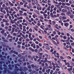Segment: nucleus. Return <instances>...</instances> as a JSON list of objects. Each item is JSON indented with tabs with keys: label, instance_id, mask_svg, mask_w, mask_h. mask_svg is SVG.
I'll list each match as a JSON object with an SVG mask.
<instances>
[{
	"label": "nucleus",
	"instance_id": "obj_14",
	"mask_svg": "<svg viewBox=\"0 0 74 74\" xmlns=\"http://www.w3.org/2000/svg\"><path fill=\"white\" fill-rule=\"evenodd\" d=\"M52 23H53V25H56V22H55V21H52Z\"/></svg>",
	"mask_w": 74,
	"mask_h": 74
},
{
	"label": "nucleus",
	"instance_id": "obj_10",
	"mask_svg": "<svg viewBox=\"0 0 74 74\" xmlns=\"http://www.w3.org/2000/svg\"><path fill=\"white\" fill-rule=\"evenodd\" d=\"M66 15H68V16H70V15H71V13L69 12H68L66 13Z\"/></svg>",
	"mask_w": 74,
	"mask_h": 74
},
{
	"label": "nucleus",
	"instance_id": "obj_11",
	"mask_svg": "<svg viewBox=\"0 0 74 74\" xmlns=\"http://www.w3.org/2000/svg\"><path fill=\"white\" fill-rule=\"evenodd\" d=\"M43 16H45L44 18H45V19H47V14H43Z\"/></svg>",
	"mask_w": 74,
	"mask_h": 74
},
{
	"label": "nucleus",
	"instance_id": "obj_64",
	"mask_svg": "<svg viewBox=\"0 0 74 74\" xmlns=\"http://www.w3.org/2000/svg\"><path fill=\"white\" fill-rule=\"evenodd\" d=\"M17 43L19 45H20V44H21V42H17Z\"/></svg>",
	"mask_w": 74,
	"mask_h": 74
},
{
	"label": "nucleus",
	"instance_id": "obj_38",
	"mask_svg": "<svg viewBox=\"0 0 74 74\" xmlns=\"http://www.w3.org/2000/svg\"><path fill=\"white\" fill-rule=\"evenodd\" d=\"M54 8V5H52L51 6V9H52V8Z\"/></svg>",
	"mask_w": 74,
	"mask_h": 74
},
{
	"label": "nucleus",
	"instance_id": "obj_12",
	"mask_svg": "<svg viewBox=\"0 0 74 74\" xmlns=\"http://www.w3.org/2000/svg\"><path fill=\"white\" fill-rule=\"evenodd\" d=\"M61 15L62 16H65L66 15L63 12L61 13Z\"/></svg>",
	"mask_w": 74,
	"mask_h": 74
},
{
	"label": "nucleus",
	"instance_id": "obj_57",
	"mask_svg": "<svg viewBox=\"0 0 74 74\" xmlns=\"http://www.w3.org/2000/svg\"><path fill=\"white\" fill-rule=\"evenodd\" d=\"M35 52H38V50H37V49H35Z\"/></svg>",
	"mask_w": 74,
	"mask_h": 74
},
{
	"label": "nucleus",
	"instance_id": "obj_4",
	"mask_svg": "<svg viewBox=\"0 0 74 74\" xmlns=\"http://www.w3.org/2000/svg\"><path fill=\"white\" fill-rule=\"evenodd\" d=\"M72 70H73V69L72 68H69L68 69V70L69 71V72L70 74H72V72H71V71H72Z\"/></svg>",
	"mask_w": 74,
	"mask_h": 74
},
{
	"label": "nucleus",
	"instance_id": "obj_30",
	"mask_svg": "<svg viewBox=\"0 0 74 74\" xmlns=\"http://www.w3.org/2000/svg\"><path fill=\"white\" fill-rule=\"evenodd\" d=\"M4 9H5V10L7 11V10H8V8L6 7L4 8Z\"/></svg>",
	"mask_w": 74,
	"mask_h": 74
},
{
	"label": "nucleus",
	"instance_id": "obj_47",
	"mask_svg": "<svg viewBox=\"0 0 74 74\" xmlns=\"http://www.w3.org/2000/svg\"><path fill=\"white\" fill-rule=\"evenodd\" d=\"M24 16H27V13H24Z\"/></svg>",
	"mask_w": 74,
	"mask_h": 74
},
{
	"label": "nucleus",
	"instance_id": "obj_20",
	"mask_svg": "<svg viewBox=\"0 0 74 74\" xmlns=\"http://www.w3.org/2000/svg\"><path fill=\"white\" fill-rule=\"evenodd\" d=\"M18 19H23V17H18Z\"/></svg>",
	"mask_w": 74,
	"mask_h": 74
},
{
	"label": "nucleus",
	"instance_id": "obj_53",
	"mask_svg": "<svg viewBox=\"0 0 74 74\" xmlns=\"http://www.w3.org/2000/svg\"><path fill=\"white\" fill-rule=\"evenodd\" d=\"M10 10L11 11H14V9H12V8H10Z\"/></svg>",
	"mask_w": 74,
	"mask_h": 74
},
{
	"label": "nucleus",
	"instance_id": "obj_6",
	"mask_svg": "<svg viewBox=\"0 0 74 74\" xmlns=\"http://www.w3.org/2000/svg\"><path fill=\"white\" fill-rule=\"evenodd\" d=\"M11 52L12 53H14V54H16V55H18V52H16L15 51L13 50H11Z\"/></svg>",
	"mask_w": 74,
	"mask_h": 74
},
{
	"label": "nucleus",
	"instance_id": "obj_60",
	"mask_svg": "<svg viewBox=\"0 0 74 74\" xmlns=\"http://www.w3.org/2000/svg\"><path fill=\"white\" fill-rule=\"evenodd\" d=\"M19 12H20V13H21V14H22L23 13V11H22L21 10H20L19 11Z\"/></svg>",
	"mask_w": 74,
	"mask_h": 74
},
{
	"label": "nucleus",
	"instance_id": "obj_61",
	"mask_svg": "<svg viewBox=\"0 0 74 74\" xmlns=\"http://www.w3.org/2000/svg\"><path fill=\"white\" fill-rule=\"evenodd\" d=\"M28 67L29 68V69H31V68H32V67H31V66H30V65H29L28 66Z\"/></svg>",
	"mask_w": 74,
	"mask_h": 74
},
{
	"label": "nucleus",
	"instance_id": "obj_28",
	"mask_svg": "<svg viewBox=\"0 0 74 74\" xmlns=\"http://www.w3.org/2000/svg\"><path fill=\"white\" fill-rule=\"evenodd\" d=\"M36 48L37 49H39L40 48V46L38 45H36Z\"/></svg>",
	"mask_w": 74,
	"mask_h": 74
},
{
	"label": "nucleus",
	"instance_id": "obj_55",
	"mask_svg": "<svg viewBox=\"0 0 74 74\" xmlns=\"http://www.w3.org/2000/svg\"><path fill=\"white\" fill-rule=\"evenodd\" d=\"M12 39H9V41L10 42H12Z\"/></svg>",
	"mask_w": 74,
	"mask_h": 74
},
{
	"label": "nucleus",
	"instance_id": "obj_35",
	"mask_svg": "<svg viewBox=\"0 0 74 74\" xmlns=\"http://www.w3.org/2000/svg\"><path fill=\"white\" fill-rule=\"evenodd\" d=\"M70 17L71 19H73V15H71L70 16Z\"/></svg>",
	"mask_w": 74,
	"mask_h": 74
},
{
	"label": "nucleus",
	"instance_id": "obj_22",
	"mask_svg": "<svg viewBox=\"0 0 74 74\" xmlns=\"http://www.w3.org/2000/svg\"><path fill=\"white\" fill-rule=\"evenodd\" d=\"M46 48L47 49H50V48H49V47L48 46H46Z\"/></svg>",
	"mask_w": 74,
	"mask_h": 74
},
{
	"label": "nucleus",
	"instance_id": "obj_32",
	"mask_svg": "<svg viewBox=\"0 0 74 74\" xmlns=\"http://www.w3.org/2000/svg\"><path fill=\"white\" fill-rule=\"evenodd\" d=\"M65 65H70V64L69 62L66 63H65Z\"/></svg>",
	"mask_w": 74,
	"mask_h": 74
},
{
	"label": "nucleus",
	"instance_id": "obj_43",
	"mask_svg": "<svg viewBox=\"0 0 74 74\" xmlns=\"http://www.w3.org/2000/svg\"><path fill=\"white\" fill-rule=\"evenodd\" d=\"M64 25H65V26H68V23H65Z\"/></svg>",
	"mask_w": 74,
	"mask_h": 74
},
{
	"label": "nucleus",
	"instance_id": "obj_48",
	"mask_svg": "<svg viewBox=\"0 0 74 74\" xmlns=\"http://www.w3.org/2000/svg\"><path fill=\"white\" fill-rule=\"evenodd\" d=\"M45 62H47V58H45Z\"/></svg>",
	"mask_w": 74,
	"mask_h": 74
},
{
	"label": "nucleus",
	"instance_id": "obj_5",
	"mask_svg": "<svg viewBox=\"0 0 74 74\" xmlns=\"http://www.w3.org/2000/svg\"><path fill=\"white\" fill-rule=\"evenodd\" d=\"M67 10L66 9H62V13H64V12H67Z\"/></svg>",
	"mask_w": 74,
	"mask_h": 74
},
{
	"label": "nucleus",
	"instance_id": "obj_23",
	"mask_svg": "<svg viewBox=\"0 0 74 74\" xmlns=\"http://www.w3.org/2000/svg\"><path fill=\"white\" fill-rule=\"evenodd\" d=\"M53 3H54V4H58V3L57 2H56L55 1H53Z\"/></svg>",
	"mask_w": 74,
	"mask_h": 74
},
{
	"label": "nucleus",
	"instance_id": "obj_27",
	"mask_svg": "<svg viewBox=\"0 0 74 74\" xmlns=\"http://www.w3.org/2000/svg\"><path fill=\"white\" fill-rule=\"evenodd\" d=\"M3 8L1 7L0 8V11L2 12L3 11Z\"/></svg>",
	"mask_w": 74,
	"mask_h": 74
},
{
	"label": "nucleus",
	"instance_id": "obj_52",
	"mask_svg": "<svg viewBox=\"0 0 74 74\" xmlns=\"http://www.w3.org/2000/svg\"><path fill=\"white\" fill-rule=\"evenodd\" d=\"M55 20H56V21H59V18H56L55 19Z\"/></svg>",
	"mask_w": 74,
	"mask_h": 74
},
{
	"label": "nucleus",
	"instance_id": "obj_29",
	"mask_svg": "<svg viewBox=\"0 0 74 74\" xmlns=\"http://www.w3.org/2000/svg\"><path fill=\"white\" fill-rule=\"evenodd\" d=\"M49 27L50 28V29H51V30H52V28L51 27V25H49Z\"/></svg>",
	"mask_w": 74,
	"mask_h": 74
},
{
	"label": "nucleus",
	"instance_id": "obj_7",
	"mask_svg": "<svg viewBox=\"0 0 74 74\" xmlns=\"http://www.w3.org/2000/svg\"><path fill=\"white\" fill-rule=\"evenodd\" d=\"M51 71V69H49L48 70H46V72L47 73H49V72Z\"/></svg>",
	"mask_w": 74,
	"mask_h": 74
},
{
	"label": "nucleus",
	"instance_id": "obj_63",
	"mask_svg": "<svg viewBox=\"0 0 74 74\" xmlns=\"http://www.w3.org/2000/svg\"><path fill=\"white\" fill-rule=\"evenodd\" d=\"M8 31H9V32H11V28H9L8 29Z\"/></svg>",
	"mask_w": 74,
	"mask_h": 74
},
{
	"label": "nucleus",
	"instance_id": "obj_45",
	"mask_svg": "<svg viewBox=\"0 0 74 74\" xmlns=\"http://www.w3.org/2000/svg\"><path fill=\"white\" fill-rule=\"evenodd\" d=\"M4 33V30H3L2 31H1V33L2 34H3Z\"/></svg>",
	"mask_w": 74,
	"mask_h": 74
},
{
	"label": "nucleus",
	"instance_id": "obj_31",
	"mask_svg": "<svg viewBox=\"0 0 74 74\" xmlns=\"http://www.w3.org/2000/svg\"><path fill=\"white\" fill-rule=\"evenodd\" d=\"M53 72H54L53 71V70H51L50 73L51 74H52V73H53Z\"/></svg>",
	"mask_w": 74,
	"mask_h": 74
},
{
	"label": "nucleus",
	"instance_id": "obj_42",
	"mask_svg": "<svg viewBox=\"0 0 74 74\" xmlns=\"http://www.w3.org/2000/svg\"><path fill=\"white\" fill-rule=\"evenodd\" d=\"M63 19H66V17L65 16L62 17Z\"/></svg>",
	"mask_w": 74,
	"mask_h": 74
},
{
	"label": "nucleus",
	"instance_id": "obj_44",
	"mask_svg": "<svg viewBox=\"0 0 74 74\" xmlns=\"http://www.w3.org/2000/svg\"><path fill=\"white\" fill-rule=\"evenodd\" d=\"M26 41H29L30 40L28 38H27L26 39Z\"/></svg>",
	"mask_w": 74,
	"mask_h": 74
},
{
	"label": "nucleus",
	"instance_id": "obj_1",
	"mask_svg": "<svg viewBox=\"0 0 74 74\" xmlns=\"http://www.w3.org/2000/svg\"><path fill=\"white\" fill-rule=\"evenodd\" d=\"M31 66L32 67L33 69H35L36 70V71H39V70H40L38 68V66H34L33 64H32V65H31Z\"/></svg>",
	"mask_w": 74,
	"mask_h": 74
},
{
	"label": "nucleus",
	"instance_id": "obj_19",
	"mask_svg": "<svg viewBox=\"0 0 74 74\" xmlns=\"http://www.w3.org/2000/svg\"><path fill=\"white\" fill-rule=\"evenodd\" d=\"M50 8H51V6H49L47 8V10L48 11H49L50 10Z\"/></svg>",
	"mask_w": 74,
	"mask_h": 74
},
{
	"label": "nucleus",
	"instance_id": "obj_56",
	"mask_svg": "<svg viewBox=\"0 0 74 74\" xmlns=\"http://www.w3.org/2000/svg\"><path fill=\"white\" fill-rule=\"evenodd\" d=\"M14 31L12 30V31L10 32V33L12 34L13 33H14Z\"/></svg>",
	"mask_w": 74,
	"mask_h": 74
},
{
	"label": "nucleus",
	"instance_id": "obj_26",
	"mask_svg": "<svg viewBox=\"0 0 74 74\" xmlns=\"http://www.w3.org/2000/svg\"><path fill=\"white\" fill-rule=\"evenodd\" d=\"M57 13H60V12L59 9H57Z\"/></svg>",
	"mask_w": 74,
	"mask_h": 74
},
{
	"label": "nucleus",
	"instance_id": "obj_62",
	"mask_svg": "<svg viewBox=\"0 0 74 74\" xmlns=\"http://www.w3.org/2000/svg\"><path fill=\"white\" fill-rule=\"evenodd\" d=\"M69 3H70V4H72V1H69Z\"/></svg>",
	"mask_w": 74,
	"mask_h": 74
},
{
	"label": "nucleus",
	"instance_id": "obj_8",
	"mask_svg": "<svg viewBox=\"0 0 74 74\" xmlns=\"http://www.w3.org/2000/svg\"><path fill=\"white\" fill-rule=\"evenodd\" d=\"M2 22H8V21L5 19H3Z\"/></svg>",
	"mask_w": 74,
	"mask_h": 74
},
{
	"label": "nucleus",
	"instance_id": "obj_13",
	"mask_svg": "<svg viewBox=\"0 0 74 74\" xmlns=\"http://www.w3.org/2000/svg\"><path fill=\"white\" fill-rule=\"evenodd\" d=\"M12 26L13 27H15V28H16V25H12Z\"/></svg>",
	"mask_w": 74,
	"mask_h": 74
},
{
	"label": "nucleus",
	"instance_id": "obj_21",
	"mask_svg": "<svg viewBox=\"0 0 74 74\" xmlns=\"http://www.w3.org/2000/svg\"><path fill=\"white\" fill-rule=\"evenodd\" d=\"M3 12L4 14H6V12L5 10H3L2 12Z\"/></svg>",
	"mask_w": 74,
	"mask_h": 74
},
{
	"label": "nucleus",
	"instance_id": "obj_17",
	"mask_svg": "<svg viewBox=\"0 0 74 74\" xmlns=\"http://www.w3.org/2000/svg\"><path fill=\"white\" fill-rule=\"evenodd\" d=\"M60 58L62 60H63L64 59V58H63L62 56H61Z\"/></svg>",
	"mask_w": 74,
	"mask_h": 74
},
{
	"label": "nucleus",
	"instance_id": "obj_16",
	"mask_svg": "<svg viewBox=\"0 0 74 74\" xmlns=\"http://www.w3.org/2000/svg\"><path fill=\"white\" fill-rule=\"evenodd\" d=\"M59 19L60 21H62L63 20V17L60 16L59 18Z\"/></svg>",
	"mask_w": 74,
	"mask_h": 74
},
{
	"label": "nucleus",
	"instance_id": "obj_51",
	"mask_svg": "<svg viewBox=\"0 0 74 74\" xmlns=\"http://www.w3.org/2000/svg\"><path fill=\"white\" fill-rule=\"evenodd\" d=\"M71 45H72V46H74V42H72V43H71Z\"/></svg>",
	"mask_w": 74,
	"mask_h": 74
},
{
	"label": "nucleus",
	"instance_id": "obj_49",
	"mask_svg": "<svg viewBox=\"0 0 74 74\" xmlns=\"http://www.w3.org/2000/svg\"><path fill=\"white\" fill-rule=\"evenodd\" d=\"M27 1L29 2V3H31V0H27Z\"/></svg>",
	"mask_w": 74,
	"mask_h": 74
},
{
	"label": "nucleus",
	"instance_id": "obj_36",
	"mask_svg": "<svg viewBox=\"0 0 74 74\" xmlns=\"http://www.w3.org/2000/svg\"><path fill=\"white\" fill-rule=\"evenodd\" d=\"M57 9V8L56 7H55L54 8L53 10L54 11H56Z\"/></svg>",
	"mask_w": 74,
	"mask_h": 74
},
{
	"label": "nucleus",
	"instance_id": "obj_3",
	"mask_svg": "<svg viewBox=\"0 0 74 74\" xmlns=\"http://www.w3.org/2000/svg\"><path fill=\"white\" fill-rule=\"evenodd\" d=\"M3 47H7V48L6 49V50H7V48H8L9 50H11V48L10 47H9L8 46H7L5 45H3Z\"/></svg>",
	"mask_w": 74,
	"mask_h": 74
},
{
	"label": "nucleus",
	"instance_id": "obj_9",
	"mask_svg": "<svg viewBox=\"0 0 74 74\" xmlns=\"http://www.w3.org/2000/svg\"><path fill=\"white\" fill-rule=\"evenodd\" d=\"M58 26V25L57 24H56L54 26L55 27H56V29H59V28L58 27H57Z\"/></svg>",
	"mask_w": 74,
	"mask_h": 74
},
{
	"label": "nucleus",
	"instance_id": "obj_15",
	"mask_svg": "<svg viewBox=\"0 0 74 74\" xmlns=\"http://www.w3.org/2000/svg\"><path fill=\"white\" fill-rule=\"evenodd\" d=\"M21 10H22V11H27V10H25L23 8H22L21 9Z\"/></svg>",
	"mask_w": 74,
	"mask_h": 74
},
{
	"label": "nucleus",
	"instance_id": "obj_41",
	"mask_svg": "<svg viewBox=\"0 0 74 74\" xmlns=\"http://www.w3.org/2000/svg\"><path fill=\"white\" fill-rule=\"evenodd\" d=\"M60 15V14H57V17H59Z\"/></svg>",
	"mask_w": 74,
	"mask_h": 74
},
{
	"label": "nucleus",
	"instance_id": "obj_2",
	"mask_svg": "<svg viewBox=\"0 0 74 74\" xmlns=\"http://www.w3.org/2000/svg\"><path fill=\"white\" fill-rule=\"evenodd\" d=\"M2 38L3 39V41H4V42H8V40H7L5 39V38L4 37H2Z\"/></svg>",
	"mask_w": 74,
	"mask_h": 74
},
{
	"label": "nucleus",
	"instance_id": "obj_59",
	"mask_svg": "<svg viewBox=\"0 0 74 74\" xmlns=\"http://www.w3.org/2000/svg\"><path fill=\"white\" fill-rule=\"evenodd\" d=\"M22 44L23 45H25V42H23Z\"/></svg>",
	"mask_w": 74,
	"mask_h": 74
},
{
	"label": "nucleus",
	"instance_id": "obj_25",
	"mask_svg": "<svg viewBox=\"0 0 74 74\" xmlns=\"http://www.w3.org/2000/svg\"><path fill=\"white\" fill-rule=\"evenodd\" d=\"M31 34H31V33H30L29 34V38H31Z\"/></svg>",
	"mask_w": 74,
	"mask_h": 74
},
{
	"label": "nucleus",
	"instance_id": "obj_40",
	"mask_svg": "<svg viewBox=\"0 0 74 74\" xmlns=\"http://www.w3.org/2000/svg\"><path fill=\"white\" fill-rule=\"evenodd\" d=\"M63 38H64V39H66L67 38V37L65 36H63Z\"/></svg>",
	"mask_w": 74,
	"mask_h": 74
},
{
	"label": "nucleus",
	"instance_id": "obj_37",
	"mask_svg": "<svg viewBox=\"0 0 74 74\" xmlns=\"http://www.w3.org/2000/svg\"><path fill=\"white\" fill-rule=\"evenodd\" d=\"M2 7H3V8H5V4H3L2 5Z\"/></svg>",
	"mask_w": 74,
	"mask_h": 74
},
{
	"label": "nucleus",
	"instance_id": "obj_33",
	"mask_svg": "<svg viewBox=\"0 0 74 74\" xmlns=\"http://www.w3.org/2000/svg\"><path fill=\"white\" fill-rule=\"evenodd\" d=\"M65 8H66V9H67V10H68L69 8V7L67 6H65Z\"/></svg>",
	"mask_w": 74,
	"mask_h": 74
},
{
	"label": "nucleus",
	"instance_id": "obj_50",
	"mask_svg": "<svg viewBox=\"0 0 74 74\" xmlns=\"http://www.w3.org/2000/svg\"><path fill=\"white\" fill-rule=\"evenodd\" d=\"M42 2L43 3H47V2H46L45 1L43 0L42 1Z\"/></svg>",
	"mask_w": 74,
	"mask_h": 74
},
{
	"label": "nucleus",
	"instance_id": "obj_46",
	"mask_svg": "<svg viewBox=\"0 0 74 74\" xmlns=\"http://www.w3.org/2000/svg\"><path fill=\"white\" fill-rule=\"evenodd\" d=\"M10 23H12V24H14V22L11 21H10Z\"/></svg>",
	"mask_w": 74,
	"mask_h": 74
},
{
	"label": "nucleus",
	"instance_id": "obj_39",
	"mask_svg": "<svg viewBox=\"0 0 74 74\" xmlns=\"http://www.w3.org/2000/svg\"><path fill=\"white\" fill-rule=\"evenodd\" d=\"M1 26L3 27H4V25L3 24H1Z\"/></svg>",
	"mask_w": 74,
	"mask_h": 74
},
{
	"label": "nucleus",
	"instance_id": "obj_18",
	"mask_svg": "<svg viewBox=\"0 0 74 74\" xmlns=\"http://www.w3.org/2000/svg\"><path fill=\"white\" fill-rule=\"evenodd\" d=\"M34 2L35 4H37V3H38V1H37V0H34Z\"/></svg>",
	"mask_w": 74,
	"mask_h": 74
},
{
	"label": "nucleus",
	"instance_id": "obj_34",
	"mask_svg": "<svg viewBox=\"0 0 74 74\" xmlns=\"http://www.w3.org/2000/svg\"><path fill=\"white\" fill-rule=\"evenodd\" d=\"M66 4L67 5H68V6H70V4L69 3H67Z\"/></svg>",
	"mask_w": 74,
	"mask_h": 74
},
{
	"label": "nucleus",
	"instance_id": "obj_24",
	"mask_svg": "<svg viewBox=\"0 0 74 74\" xmlns=\"http://www.w3.org/2000/svg\"><path fill=\"white\" fill-rule=\"evenodd\" d=\"M55 69H56V66H54L53 69V70H55Z\"/></svg>",
	"mask_w": 74,
	"mask_h": 74
},
{
	"label": "nucleus",
	"instance_id": "obj_58",
	"mask_svg": "<svg viewBox=\"0 0 74 74\" xmlns=\"http://www.w3.org/2000/svg\"><path fill=\"white\" fill-rule=\"evenodd\" d=\"M71 7H72L73 8H74V5L73 4H72L71 5Z\"/></svg>",
	"mask_w": 74,
	"mask_h": 74
},
{
	"label": "nucleus",
	"instance_id": "obj_54",
	"mask_svg": "<svg viewBox=\"0 0 74 74\" xmlns=\"http://www.w3.org/2000/svg\"><path fill=\"white\" fill-rule=\"evenodd\" d=\"M18 40V38H16V40H15V42H17V41Z\"/></svg>",
	"mask_w": 74,
	"mask_h": 74
}]
</instances>
